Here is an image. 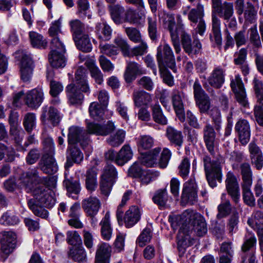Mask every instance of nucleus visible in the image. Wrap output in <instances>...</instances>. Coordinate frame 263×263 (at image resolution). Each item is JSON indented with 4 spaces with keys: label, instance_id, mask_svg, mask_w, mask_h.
<instances>
[{
    "label": "nucleus",
    "instance_id": "1",
    "mask_svg": "<svg viewBox=\"0 0 263 263\" xmlns=\"http://www.w3.org/2000/svg\"><path fill=\"white\" fill-rule=\"evenodd\" d=\"M20 184L27 192H31L33 198L28 201V205L36 216L46 219L48 212L44 208H51L55 204V199L49 194L48 189L44 185H39L43 179L39 176L36 169L23 172L20 177Z\"/></svg>",
    "mask_w": 263,
    "mask_h": 263
},
{
    "label": "nucleus",
    "instance_id": "2",
    "mask_svg": "<svg viewBox=\"0 0 263 263\" xmlns=\"http://www.w3.org/2000/svg\"><path fill=\"white\" fill-rule=\"evenodd\" d=\"M115 129L114 123L108 121L106 124L89 123L87 125V133L80 127L72 126L69 128L68 142L69 145L80 143L82 146L88 144V134L105 136L111 133Z\"/></svg>",
    "mask_w": 263,
    "mask_h": 263
},
{
    "label": "nucleus",
    "instance_id": "3",
    "mask_svg": "<svg viewBox=\"0 0 263 263\" xmlns=\"http://www.w3.org/2000/svg\"><path fill=\"white\" fill-rule=\"evenodd\" d=\"M86 71L85 68L79 67L75 73V83H71L66 88L68 102L71 105H81L84 99L82 92L86 93L90 91Z\"/></svg>",
    "mask_w": 263,
    "mask_h": 263
},
{
    "label": "nucleus",
    "instance_id": "4",
    "mask_svg": "<svg viewBox=\"0 0 263 263\" xmlns=\"http://www.w3.org/2000/svg\"><path fill=\"white\" fill-rule=\"evenodd\" d=\"M240 170L242 180L241 187L243 201L249 206H254L255 205V199L251 191L252 172L250 165L247 162L243 163L240 165Z\"/></svg>",
    "mask_w": 263,
    "mask_h": 263
},
{
    "label": "nucleus",
    "instance_id": "5",
    "mask_svg": "<svg viewBox=\"0 0 263 263\" xmlns=\"http://www.w3.org/2000/svg\"><path fill=\"white\" fill-rule=\"evenodd\" d=\"M47 145H45L44 154L38 164L40 168L45 174L53 175L58 171V166L53 157L54 154V144L51 139H47Z\"/></svg>",
    "mask_w": 263,
    "mask_h": 263
},
{
    "label": "nucleus",
    "instance_id": "6",
    "mask_svg": "<svg viewBox=\"0 0 263 263\" xmlns=\"http://www.w3.org/2000/svg\"><path fill=\"white\" fill-rule=\"evenodd\" d=\"M206 178L209 185L212 188L216 186V180L221 182V166L218 160L212 161L211 157L205 155L202 159Z\"/></svg>",
    "mask_w": 263,
    "mask_h": 263
},
{
    "label": "nucleus",
    "instance_id": "7",
    "mask_svg": "<svg viewBox=\"0 0 263 263\" xmlns=\"http://www.w3.org/2000/svg\"><path fill=\"white\" fill-rule=\"evenodd\" d=\"M156 57L159 69L168 68L174 72H177L174 55L171 47L167 44L158 47Z\"/></svg>",
    "mask_w": 263,
    "mask_h": 263
},
{
    "label": "nucleus",
    "instance_id": "8",
    "mask_svg": "<svg viewBox=\"0 0 263 263\" xmlns=\"http://www.w3.org/2000/svg\"><path fill=\"white\" fill-rule=\"evenodd\" d=\"M180 32L181 44L184 51L190 57L198 54L202 48V45L198 39L192 40L189 34L183 29L178 30Z\"/></svg>",
    "mask_w": 263,
    "mask_h": 263
},
{
    "label": "nucleus",
    "instance_id": "9",
    "mask_svg": "<svg viewBox=\"0 0 263 263\" xmlns=\"http://www.w3.org/2000/svg\"><path fill=\"white\" fill-rule=\"evenodd\" d=\"M254 90L258 105L255 106L254 115L257 123L263 126V83L255 78L253 80Z\"/></svg>",
    "mask_w": 263,
    "mask_h": 263
},
{
    "label": "nucleus",
    "instance_id": "10",
    "mask_svg": "<svg viewBox=\"0 0 263 263\" xmlns=\"http://www.w3.org/2000/svg\"><path fill=\"white\" fill-rule=\"evenodd\" d=\"M161 20L163 23L164 27L167 28L170 31L172 42L174 47L175 52L178 54L181 51L180 42L179 41V33L180 31L178 30L182 29L181 27L178 28L176 30H173V28L175 25L174 16L172 14L168 13H164L161 17Z\"/></svg>",
    "mask_w": 263,
    "mask_h": 263
},
{
    "label": "nucleus",
    "instance_id": "11",
    "mask_svg": "<svg viewBox=\"0 0 263 263\" xmlns=\"http://www.w3.org/2000/svg\"><path fill=\"white\" fill-rule=\"evenodd\" d=\"M202 135L207 151L212 156H214L217 141L216 134L213 126L210 123H206L203 128Z\"/></svg>",
    "mask_w": 263,
    "mask_h": 263
},
{
    "label": "nucleus",
    "instance_id": "12",
    "mask_svg": "<svg viewBox=\"0 0 263 263\" xmlns=\"http://www.w3.org/2000/svg\"><path fill=\"white\" fill-rule=\"evenodd\" d=\"M183 204H193L197 201L196 185L193 179H190L183 184L181 196Z\"/></svg>",
    "mask_w": 263,
    "mask_h": 263
},
{
    "label": "nucleus",
    "instance_id": "13",
    "mask_svg": "<svg viewBox=\"0 0 263 263\" xmlns=\"http://www.w3.org/2000/svg\"><path fill=\"white\" fill-rule=\"evenodd\" d=\"M226 187L228 194L237 205L240 199L239 186L236 177L232 172L227 173Z\"/></svg>",
    "mask_w": 263,
    "mask_h": 263
},
{
    "label": "nucleus",
    "instance_id": "14",
    "mask_svg": "<svg viewBox=\"0 0 263 263\" xmlns=\"http://www.w3.org/2000/svg\"><path fill=\"white\" fill-rule=\"evenodd\" d=\"M230 86L235 93L237 102L241 105L246 107L248 105L246 94L243 84L239 75L235 76L234 79L231 80Z\"/></svg>",
    "mask_w": 263,
    "mask_h": 263
},
{
    "label": "nucleus",
    "instance_id": "15",
    "mask_svg": "<svg viewBox=\"0 0 263 263\" xmlns=\"http://www.w3.org/2000/svg\"><path fill=\"white\" fill-rule=\"evenodd\" d=\"M62 23L60 20L52 22L48 29V34L51 37L50 49H54L55 47H61L64 45L60 35L62 34L61 30Z\"/></svg>",
    "mask_w": 263,
    "mask_h": 263
},
{
    "label": "nucleus",
    "instance_id": "16",
    "mask_svg": "<svg viewBox=\"0 0 263 263\" xmlns=\"http://www.w3.org/2000/svg\"><path fill=\"white\" fill-rule=\"evenodd\" d=\"M62 116L56 108L52 106L43 107L41 119L44 123H50L56 126L59 125Z\"/></svg>",
    "mask_w": 263,
    "mask_h": 263
},
{
    "label": "nucleus",
    "instance_id": "17",
    "mask_svg": "<svg viewBox=\"0 0 263 263\" xmlns=\"http://www.w3.org/2000/svg\"><path fill=\"white\" fill-rule=\"evenodd\" d=\"M235 131L237 134L238 139L242 145H246L249 141L251 128L249 122L245 119H239L235 124Z\"/></svg>",
    "mask_w": 263,
    "mask_h": 263
},
{
    "label": "nucleus",
    "instance_id": "18",
    "mask_svg": "<svg viewBox=\"0 0 263 263\" xmlns=\"http://www.w3.org/2000/svg\"><path fill=\"white\" fill-rule=\"evenodd\" d=\"M81 205L86 215L93 219L101 208V202L97 197L89 196L82 201Z\"/></svg>",
    "mask_w": 263,
    "mask_h": 263
},
{
    "label": "nucleus",
    "instance_id": "19",
    "mask_svg": "<svg viewBox=\"0 0 263 263\" xmlns=\"http://www.w3.org/2000/svg\"><path fill=\"white\" fill-rule=\"evenodd\" d=\"M64 45L62 47H55L51 49V51L48 55L49 62L52 67L58 68H63L66 65V59L64 55L65 52Z\"/></svg>",
    "mask_w": 263,
    "mask_h": 263
},
{
    "label": "nucleus",
    "instance_id": "20",
    "mask_svg": "<svg viewBox=\"0 0 263 263\" xmlns=\"http://www.w3.org/2000/svg\"><path fill=\"white\" fill-rule=\"evenodd\" d=\"M251 163L257 170L263 167V154L259 146L254 142H251L248 146Z\"/></svg>",
    "mask_w": 263,
    "mask_h": 263
},
{
    "label": "nucleus",
    "instance_id": "21",
    "mask_svg": "<svg viewBox=\"0 0 263 263\" xmlns=\"http://www.w3.org/2000/svg\"><path fill=\"white\" fill-rule=\"evenodd\" d=\"M44 94L41 89H33L28 91L25 97L26 104L31 108H36L42 104Z\"/></svg>",
    "mask_w": 263,
    "mask_h": 263
},
{
    "label": "nucleus",
    "instance_id": "22",
    "mask_svg": "<svg viewBox=\"0 0 263 263\" xmlns=\"http://www.w3.org/2000/svg\"><path fill=\"white\" fill-rule=\"evenodd\" d=\"M33 61L29 55L24 54L21 59V79L24 82L29 81L32 74Z\"/></svg>",
    "mask_w": 263,
    "mask_h": 263
},
{
    "label": "nucleus",
    "instance_id": "23",
    "mask_svg": "<svg viewBox=\"0 0 263 263\" xmlns=\"http://www.w3.org/2000/svg\"><path fill=\"white\" fill-rule=\"evenodd\" d=\"M211 42H215L218 45L222 44V35L220 29V20L214 12L212 14V31L210 34Z\"/></svg>",
    "mask_w": 263,
    "mask_h": 263
},
{
    "label": "nucleus",
    "instance_id": "24",
    "mask_svg": "<svg viewBox=\"0 0 263 263\" xmlns=\"http://www.w3.org/2000/svg\"><path fill=\"white\" fill-rule=\"evenodd\" d=\"M225 71L220 67L215 68L208 79L209 84L213 87L219 89L224 82Z\"/></svg>",
    "mask_w": 263,
    "mask_h": 263
},
{
    "label": "nucleus",
    "instance_id": "25",
    "mask_svg": "<svg viewBox=\"0 0 263 263\" xmlns=\"http://www.w3.org/2000/svg\"><path fill=\"white\" fill-rule=\"evenodd\" d=\"M160 151V147H156L147 153L142 154L139 160L141 164L146 167L155 166L158 165L157 157Z\"/></svg>",
    "mask_w": 263,
    "mask_h": 263
},
{
    "label": "nucleus",
    "instance_id": "26",
    "mask_svg": "<svg viewBox=\"0 0 263 263\" xmlns=\"http://www.w3.org/2000/svg\"><path fill=\"white\" fill-rule=\"evenodd\" d=\"M111 252V248L108 243L103 242L99 245L96 254V263L109 262Z\"/></svg>",
    "mask_w": 263,
    "mask_h": 263
},
{
    "label": "nucleus",
    "instance_id": "27",
    "mask_svg": "<svg viewBox=\"0 0 263 263\" xmlns=\"http://www.w3.org/2000/svg\"><path fill=\"white\" fill-rule=\"evenodd\" d=\"M143 73L140 65L134 62H129L127 63L124 73V79L126 82L129 83L134 81L137 76Z\"/></svg>",
    "mask_w": 263,
    "mask_h": 263
},
{
    "label": "nucleus",
    "instance_id": "28",
    "mask_svg": "<svg viewBox=\"0 0 263 263\" xmlns=\"http://www.w3.org/2000/svg\"><path fill=\"white\" fill-rule=\"evenodd\" d=\"M140 214L138 208L136 206H132L126 212L124 217L125 226L131 228L140 220Z\"/></svg>",
    "mask_w": 263,
    "mask_h": 263
},
{
    "label": "nucleus",
    "instance_id": "29",
    "mask_svg": "<svg viewBox=\"0 0 263 263\" xmlns=\"http://www.w3.org/2000/svg\"><path fill=\"white\" fill-rule=\"evenodd\" d=\"M98 170L95 167L88 169L85 174V187L90 192L95 191L97 188Z\"/></svg>",
    "mask_w": 263,
    "mask_h": 263
},
{
    "label": "nucleus",
    "instance_id": "30",
    "mask_svg": "<svg viewBox=\"0 0 263 263\" xmlns=\"http://www.w3.org/2000/svg\"><path fill=\"white\" fill-rule=\"evenodd\" d=\"M166 136L171 143L179 147L182 146L183 142V136L181 131L170 126L166 128Z\"/></svg>",
    "mask_w": 263,
    "mask_h": 263
},
{
    "label": "nucleus",
    "instance_id": "31",
    "mask_svg": "<svg viewBox=\"0 0 263 263\" xmlns=\"http://www.w3.org/2000/svg\"><path fill=\"white\" fill-rule=\"evenodd\" d=\"M192 223L193 230L197 236L201 237L207 233L206 223L204 218L200 214L195 215Z\"/></svg>",
    "mask_w": 263,
    "mask_h": 263
},
{
    "label": "nucleus",
    "instance_id": "32",
    "mask_svg": "<svg viewBox=\"0 0 263 263\" xmlns=\"http://www.w3.org/2000/svg\"><path fill=\"white\" fill-rule=\"evenodd\" d=\"M68 256L70 258L79 263H86L87 260L86 252L82 245L70 249Z\"/></svg>",
    "mask_w": 263,
    "mask_h": 263
},
{
    "label": "nucleus",
    "instance_id": "33",
    "mask_svg": "<svg viewBox=\"0 0 263 263\" xmlns=\"http://www.w3.org/2000/svg\"><path fill=\"white\" fill-rule=\"evenodd\" d=\"M133 100L137 107L146 105L152 101V96L143 90H135L133 92Z\"/></svg>",
    "mask_w": 263,
    "mask_h": 263
},
{
    "label": "nucleus",
    "instance_id": "34",
    "mask_svg": "<svg viewBox=\"0 0 263 263\" xmlns=\"http://www.w3.org/2000/svg\"><path fill=\"white\" fill-rule=\"evenodd\" d=\"M133 153L129 145H124L117 154L116 163L120 166L123 165L132 159Z\"/></svg>",
    "mask_w": 263,
    "mask_h": 263
},
{
    "label": "nucleus",
    "instance_id": "35",
    "mask_svg": "<svg viewBox=\"0 0 263 263\" xmlns=\"http://www.w3.org/2000/svg\"><path fill=\"white\" fill-rule=\"evenodd\" d=\"M215 12L224 20H229L234 14L233 4L228 1H224Z\"/></svg>",
    "mask_w": 263,
    "mask_h": 263
},
{
    "label": "nucleus",
    "instance_id": "36",
    "mask_svg": "<svg viewBox=\"0 0 263 263\" xmlns=\"http://www.w3.org/2000/svg\"><path fill=\"white\" fill-rule=\"evenodd\" d=\"M95 31L100 39L108 41L111 38L112 29L106 23H98Z\"/></svg>",
    "mask_w": 263,
    "mask_h": 263
},
{
    "label": "nucleus",
    "instance_id": "37",
    "mask_svg": "<svg viewBox=\"0 0 263 263\" xmlns=\"http://www.w3.org/2000/svg\"><path fill=\"white\" fill-rule=\"evenodd\" d=\"M152 117L153 120L157 123L162 125L167 124V119L163 114L162 110L158 103H156L151 106Z\"/></svg>",
    "mask_w": 263,
    "mask_h": 263
},
{
    "label": "nucleus",
    "instance_id": "38",
    "mask_svg": "<svg viewBox=\"0 0 263 263\" xmlns=\"http://www.w3.org/2000/svg\"><path fill=\"white\" fill-rule=\"evenodd\" d=\"M29 36L31 45L34 48H45L47 46V41L42 35L35 31H30Z\"/></svg>",
    "mask_w": 263,
    "mask_h": 263
},
{
    "label": "nucleus",
    "instance_id": "39",
    "mask_svg": "<svg viewBox=\"0 0 263 263\" xmlns=\"http://www.w3.org/2000/svg\"><path fill=\"white\" fill-rule=\"evenodd\" d=\"M77 48L84 52H89L92 50V44L88 35L84 34L73 40Z\"/></svg>",
    "mask_w": 263,
    "mask_h": 263
},
{
    "label": "nucleus",
    "instance_id": "40",
    "mask_svg": "<svg viewBox=\"0 0 263 263\" xmlns=\"http://www.w3.org/2000/svg\"><path fill=\"white\" fill-rule=\"evenodd\" d=\"M69 24L73 40L84 34L85 25L81 21L78 19L72 20L69 22Z\"/></svg>",
    "mask_w": 263,
    "mask_h": 263
},
{
    "label": "nucleus",
    "instance_id": "41",
    "mask_svg": "<svg viewBox=\"0 0 263 263\" xmlns=\"http://www.w3.org/2000/svg\"><path fill=\"white\" fill-rule=\"evenodd\" d=\"M112 20L116 24H120L123 22V18L121 14L125 12L124 7L119 4L110 5L108 7Z\"/></svg>",
    "mask_w": 263,
    "mask_h": 263
},
{
    "label": "nucleus",
    "instance_id": "42",
    "mask_svg": "<svg viewBox=\"0 0 263 263\" xmlns=\"http://www.w3.org/2000/svg\"><path fill=\"white\" fill-rule=\"evenodd\" d=\"M109 213L107 212L100 222L101 226V234L103 238L109 240L112 234V229L109 222Z\"/></svg>",
    "mask_w": 263,
    "mask_h": 263
},
{
    "label": "nucleus",
    "instance_id": "43",
    "mask_svg": "<svg viewBox=\"0 0 263 263\" xmlns=\"http://www.w3.org/2000/svg\"><path fill=\"white\" fill-rule=\"evenodd\" d=\"M64 184L67 189L68 196L72 198H76L77 195L81 190L79 182L76 180L65 179L64 181Z\"/></svg>",
    "mask_w": 263,
    "mask_h": 263
},
{
    "label": "nucleus",
    "instance_id": "44",
    "mask_svg": "<svg viewBox=\"0 0 263 263\" xmlns=\"http://www.w3.org/2000/svg\"><path fill=\"white\" fill-rule=\"evenodd\" d=\"M105 108L106 106H104L97 102L91 103L89 107L90 116L96 120H102Z\"/></svg>",
    "mask_w": 263,
    "mask_h": 263
},
{
    "label": "nucleus",
    "instance_id": "45",
    "mask_svg": "<svg viewBox=\"0 0 263 263\" xmlns=\"http://www.w3.org/2000/svg\"><path fill=\"white\" fill-rule=\"evenodd\" d=\"M152 200L160 208H164L168 200V196L166 189H159L154 194Z\"/></svg>",
    "mask_w": 263,
    "mask_h": 263
},
{
    "label": "nucleus",
    "instance_id": "46",
    "mask_svg": "<svg viewBox=\"0 0 263 263\" xmlns=\"http://www.w3.org/2000/svg\"><path fill=\"white\" fill-rule=\"evenodd\" d=\"M248 224L257 231L263 229V213L257 211L254 213L253 218L249 219Z\"/></svg>",
    "mask_w": 263,
    "mask_h": 263
},
{
    "label": "nucleus",
    "instance_id": "47",
    "mask_svg": "<svg viewBox=\"0 0 263 263\" xmlns=\"http://www.w3.org/2000/svg\"><path fill=\"white\" fill-rule=\"evenodd\" d=\"M117 178L118 173L113 165L107 164L104 166L101 178L116 182Z\"/></svg>",
    "mask_w": 263,
    "mask_h": 263
},
{
    "label": "nucleus",
    "instance_id": "48",
    "mask_svg": "<svg viewBox=\"0 0 263 263\" xmlns=\"http://www.w3.org/2000/svg\"><path fill=\"white\" fill-rule=\"evenodd\" d=\"M184 93L177 89L173 90L171 94V99L174 110H180L184 108L183 99Z\"/></svg>",
    "mask_w": 263,
    "mask_h": 263
},
{
    "label": "nucleus",
    "instance_id": "49",
    "mask_svg": "<svg viewBox=\"0 0 263 263\" xmlns=\"http://www.w3.org/2000/svg\"><path fill=\"white\" fill-rule=\"evenodd\" d=\"M256 238L254 234L248 232L244 237L243 242L241 246V251L246 253L256 246Z\"/></svg>",
    "mask_w": 263,
    "mask_h": 263
},
{
    "label": "nucleus",
    "instance_id": "50",
    "mask_svg": "<svg viewBox=\"0 0 263 263\" xmlns=\"http://www.w3.org/2000/svg\"><path fill=\"white\" fill-rule=\"evenodd\" d=\"M36 116L32 112L25 114L23 120V124L25 129L30 133L36 126Z\"/></svg>",
    "mask_w": 263,
    "mask_h": 263
},
{
    "label": "nucleus",
    "instance_id": "51",
    "mask_svg": "<svg viewBox=\"0 0 263 263\" xmlns=\"http://www.w3.org/2000/svg\"><path fill=\"white\" fill-rule=\"evenodd\" d=\"M248 33L249 35V41L253 46L256 48H260L262 45L256 25H253L248 30Z\"/></svg>",
    "mask_w": 263,
    "mask_h": 263
},
{
    "label": "nucleus",
    "instance_id": "52",
    "mask_svg": "<svg viewBox=\"0 0 263 263\" xmlns=\"http://www.w3.org/2000/svg\"><path fill=\"white\" fill-rule=\"evenodd\" d=\"M204 16L203 6L198 4L196 8L191 10L188 14L189 20L194 23H197L198 21L202 20Z\"/></svg>",
    "mask_w": 263,
    "mask_h": 263
},
{
    "label": "nucleus",
    "instance_id": "53",
    "mask_svg": "<svg viewBox=\"0 0 263 263\" xmlns=\"http://www.w3.org/2000/svg\"><path fill=\"white\" fill-rule=\"evenodd\" d=\"M247 6L244 9V17L245 20L250 23L253 22L256 19L257 15V10L255 9V7H258V6H255L250 1H248L246 3Z\"/></svg>",
    "mask_w": 263,
    "mask_h": 263
},
{
    "label": "nucleus",
    "instance_id": "54",
    "mask_svg": "<svg viewBox=\"0 0 263 263\" xmlns=\"http://www.w3.org/2000/svg\"><path fill=\"white\" fill-rule=\"evenodd\" d=\"M125 132L119 129L107 139V143L113 147H117L121 145L124 141Z\"/></svg>",
    "mask_w": 263,
    "mask_h": 263
},
{
    "label": "nucleus",
    "instance_id": "55",
    "mask_svg": "<svg viewBox=\"0 0 263 263\" xmlns=\"http://www.w3.org/2000/svg\"><path fill=\"white\" fill-rule=\"evenodd\" d=\"M20 222V219L14 213L6 212L0 218V223L5 226H14Z\"/></svg>",
    "mask_w": 263,
    "mask_h": 263
},
{
    "label": "nucleus",
    "instance_id": "56",
    "mask_svg": "<svg viewBox=\"0 0 263 263\" xmlns=\"http://www.w3.org/2000/svg\"><path fill=\"white\" fill-rule=\"evenodd\" d=\"M239 215L237 212H234L228 219L227 229L230 236H233L238 229Z\"/></svg>",
    "mask_w": 263,
    "mask_h": 263
},
{
    "label": "nucleus",
    "instance_id": "57",
    "mask_svg": "<svg viewBox=\"0 0 263 263\" xmlns=\"http://www.w3.org/2000/svg\"><path fill=\"white\" fill-rule=\"evenodd\" d=\"M77 5V14L79 16L82 18L87 17L89 19L91 18V15L89 14V5L88 0H78Z\"/></svg>",
    "mask_w": 263,
    "mask_h": 263
},
{
    "label": "nucleus",
    "instance_id": "58",
    "mask_svg": "<svg viewBox=\"0 0 263 263\" xmlns=\"http://www.w3.org/2000/svg\"><path fill=\"white\" fill-rule=\"evenodd\" d=\"M177 238L178 248L180 251L184 250L186 248L192 245V241L189 235L185 234L181 229L179 230Z\"/></svg>",
    "mask_w": 263,
    "mask_h": 263
},
{
    "label": "nucleus",
    "instance_id": "59",
    "mask_svg": "<svg viewBox=\"0 0 263 263\" xmlns=\"http://www.w3.org/2000/svg\"><path fill=\"white\" fill-rule=\"evenodd\" d=\"M190 161L188 158L184 157L178 166V175L184 179H186L190 170Z\"/></svg>",
    "mask_w": 263,
    "mask_h": 263
},
{
    "label": "nucleus",
    "instance_id": "60",
    "mask_svg": "<svg viewBox=\"0 0 263 263\" xmlns=\"http://www.w3.org/2000/svg\"><path fill=\"white\" fill-rule=\"evenodd\" d=\"M139 43V45L134 47L132 49H130L129 55H128V57L141 56L147 52L148 46L147 43L143 40Z\"/></svg>",
    "mask_w": 263,
    "mask_h": 263
},
{
    "label": "nucleus",
    "instance_id": "61",
    "mask_svg": "<svg viewBox=\"0 0 263 263\" xmlns=\"http://www.w3.org/2000/svg\"><path fill=\"white\" fill-rule=\"evenodd\" d=\"M139 43V45L134 47L132 49H130L129 55H128V57L141 56L147 52L148 46L147 43L143 40Z\"/></svg>",
    "mask_w": 263,
    "mask_h": 263
},
{
    "label": "nucleus",
    "instance_id": "62",
    "mask_svg": "<svg viewBox=\"0 0 263 263\" xmlns=\"http://www.w3.org/2000/svg\"><path fill=\"white\" fill-rule=\"evenodd\" d=\"M217 218H221L228 216L231 212L232 206L229 200L222 202L218 206Z\"/></svg>",
    "mask_w": 263,
    "mask_h": 263
},
{
    "label": "nucleus",
    "instance_id": "63",
    "mask_svg": "<svg viewBox=\"0 0 263 263\" xmlns=\"http://www.w3.org/2000/svg\"><path fill=\"white\" fill-rule=\"evenodd\" d=\"M201 113H206L211 107L210 99L208 95L195 100Z\"/></svg>",
    "mask_w": 263,
    "mask_h": 263
},
{
    "label": "nucleus",
    "instance_id": "64",
    "mask_svg": "<svg viewBox=\"0 0 263 263\" xmlns=\"http://www.w3.org/2000/svg\"><path fill=\"white\" fill-rule=\"evenodd\" d=\"M68 155L74 163H80L83 159V154L81 151L74 145H70L68 147Z\"/></svg>",
    "mask_w": 263,
    "mask_h": 263
}]
</instances>
